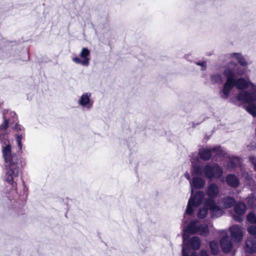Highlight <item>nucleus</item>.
Returning <instances> with one entry per match:
<instances>
[{"label":"nucleus","instance_id":"22","mask_svg":"<svg viewBox=\"0 0 256 256\" xmlns=\"http://www.w3.org/2000/svg\"><path fill=\"white\" fill-rule=\"evenodd\" d=\"M210 80L213 84H222L223 82L222 76L218 74H214L210 76Z\"/></svg>","mask_w":256,"mask_h":256},{"label":"nucleus","instance_id":"32","mask_svg":"<svg viewBox=\"0 0 256 256\" xmlns=\"http://www.w3.org/2000/svg\"><path fill=\"white\" fill-rule=\"evenodd\" d=\"M240 236H241V238H242V232H241Z\"/></svg>","mask_w":256,"mask_h":256},{"label":"nucleus","instance_id":"12","mask_svg":"<svg viewBox=\"0 0 256 256\" xmlns=\"http://www.w3.org/2000/svg\"><path fill=\"white\" fill-rule=\"evenodd\" d=\"M245 250L250 254L256 252V238H250L246 240Z\"/></svg>","mask_w":256,"mask_h":256},{"label":"nucleus","instance_id":"4","mask_svg":"<svg viewBox=\"0 0 256 256\" xmlns=\"http://www.w3.org/2000/svg\"><path fill=\"white\" fill-rule=\"evenodd\" d=\"M246 76H241V101L246 102L242 105V107L254 117L256 116V86L250 80L248 74Z\"/></svg>","mask_w":256,"mask_h":256},{"label":"nucleus","instance_id":"11","mask_svg":"<svg viewBox=\"0 0 256 256\" xmlns=\"http://www.w3.org/2000/svg\"><path fill=\"white\" fill-rule=\"evenodd\" d=\"M220 245L222 252H228L232 248L231 242L228 236H223L220 241Z\"/></svg>","mask_w":256,"mask_h":256},{"label":"nucleus","instance_id":"21","mask_svg":"<svg viewBox=\"0 0 256 256\" xmlns=\"http://www.w3.org/2000/svg\"><path fill=\"white\" fill-rule=\"evenodd\" d=\"M210 246L212 254L216 255L220 252L218 244L216 241L214 240L210 242Z\"/></svg>","mask_w":256,"mask_h":256},{"label":"nucleus","instance_id":"26","mask_svg":"<svg viewBox=\"0 0 256 256\" xmlns=\"http://www.w3.org/2000/svg\"><path fill=\"white\" fill-rule=\"evenodd\" d=\"M248 232L252 236H254L253 238H256V226H250L248 228Z\"/></svg>","mask_w":256,"mask_h":256},{"label":"nucleus","instance_id":"30","mask_svg":"<svg viewBox=\"0 0 256 256\" xmlns=\"http://www.w3.org/2000/svg\"><path fill=\"white\" fill-rule=\"evenodd\" d=\"M240 204H241V215H242V214H243L244 212L245 209H246V205L242 202H241Z\"/></svg>","mask_w":256,"mask_h":256},{"label":"nucleus","instance_id":"10","mask_svg":"<svg viewBox=\"0 0 256 256\" xmlns=\"http://www.w3.org/2000/svg\"><path fill=\"white\" fill-rule=\"evenodd\" d=\"M205 206L208 207L212 218H218L222 216L223 210L216 204L214 199H206Z\"/></svg>","mask_w":256,"mask_h":256},{"label":"nucleus","instance_id":"7","mask_svg":"<svg viewBox=\"0 0 256 256\" xmlns=\"http://www.w3.org/2000/svg\"><path fill=\"white\" fill-rule=\"evenodd\" d=\"M212 153L218 157H221L223 156V152L220 148L214 147L211 148H201L199 150L198 155L201 159L206 161L210 160L212 156Z\"/></svg>","mask_w":256,"mask_h":256},{"label":"nucleus","instance_id":"1","mask_svg":"<svg viewBox=\"0 0 256 256\" xmlns=\"http://www.w3.org/2000/svg\"><path fill=\"white\" fill-rule=\"evenodd\" d=\"M6 124L0 126V144L2 157L4 160V179L9 184L14 185V179L18 176L20 166L16 154L12 152L8 136L4 129Z\"/></svg>","mask_w":256,"mask_h":256},{"label":"nucleus","instance_id":"17","mask_svg":"<svg viewBox=\"0 0 256 256\" xmlns=\"http://www.w3.org/2000/svg\"><path fill=\"white\" fill-rule=\"evenodd\" d=\"M250 63L251 62L249 60L241 56V66L244 67L242 69L241 68V76L250 72V70H248L246 66L250 64Z\"/></svg>","mask_w":256,"mask_h":256},{"label":"nucleus","instance_id":"19","mask_svg":"<svg viewBox=\"0 0 256 256\" xmlns=\"http://www.w3.org/2000/svg\"><path fill=\"white\" fill-rule=\"evenodd\" d=\"M227 183L232 187H236L238 184V178L234 174H228L226 178Z\"/></svg>","mask_w":256,"mask_h":256},{"label":"nucleus","instance_id":"6","mask_svg":"<svg viewBox=\"0 0 256 256\" xmlns=\"http://www.w3.org/2000/svg\"><path fill=\"white\" fill-rule=\"evenodd\" d=\"M192 195L190 198L187 206V208L186 211V213L184 215V223L185 224L187 222L188 218H187L186 215L190 216L193 212V208L192 207H196L198 206L202 202L204 197V194L202 191H198L196 194L193 196V190L192 188L191 189Z\"/></svg>","mask_w":256,"mask_h":256},{"label":"nucleus","instance_id":"14","mask_svg":"<svg viewBox=\"0 0 256 256\" xmlns=\"http://www.w3.org/2000/svg\"><path fill=\"white\" fill-rule=\"evenodd\" d=\"M232 239L236 242L240 240V227L238 225H234L230 228Z\"/></svg>","mask_w":256,"mask_h":256},{"label":"nucleus","instance_id":"27","mask_svg":"<svg viewBox=\"0 0 256 256\" xmlns=\"http://www.w3.org/2000/svg\"><path fill=\"white\" fill-rule=\"evenodd\" d=\"M196 64L202 66V70H204L206 68V62H198Z\"/></svg>","mask_w":256,"mask_h":256},{"label":"nucleus","instance_id":"8","mask_svg":"<svg viewBox=\"0 0 256 256\" xmlns=\"http://www.w3.org/2000/svg\"><path fill=\"white\" fill-rule=\"evenodd\" d=\"M92 94L90 92L83 93L78 100V104L82 107L84 110H90L94 106V101L91 99Z\"/></svg>","mask_w":256,"mask_h":256},{"label":"nucleus","instance_id":"24","mask_svg":"<svg viewBox=\"0 0 256 256\" xmlns=\"http://www.w3.org/2000/svg\"><path fill=\"white\" fill-rule=\"evenodd\" d=\"M208 207L204 205V207L199 210L198 214V216L200 218H204L208 214Z\"/></svg>","mask_w":256,"mask_h":256},{"label":"nucleus","instance_id":"3","mask_svg":"<svg viewBox=\"0 0 256 256\" xmlns=\"http://www.w3.org/2000/svg\"><path fill=\"white\" fill-rule=\"evenodd\" d=\"M226 77V82L220 91V96L223 99H228L232 96L230 101L236 106H240V77L238 72L230 68H226L224 72Z\"/></svg>","mask_w":256,"mask_h":256},{"label":"nucleus","instance_id":"23","mask_svg":"<svg viewBox=\"0 0 256 256\" xmlns=\"http://www.w3.org/2000/svg\"><path fill=\"white\" fill-rule=\"evenodd\" d=\"M24 132H18L16 134V142L20 150H22V140L24 136Z\"/></svg>","mask_w":256,"mask_h":256},{"label":"nucleus","instance_id":"16","mask_svg":"<svg viewBox=\"0 0 256 256\" xmlns=\"http://www.w3.org/2000/svg\"><path fill=\"white\" fill-rule=\"evenodd\" d=\"M230 214L234 220L238 222H240V204L238 202L235 205L234 210Z\"/></svg>","mask_w":256,"mask_h":256},{"label":"nucleus","instance_id":"15","mask_svg":"<svg viewBox=\"0 0 256 256\" xmlns=\"http://www.w3.org/2000/svg\"><path fill=\"white\" fill-rule=\"evenodd\" d=\"M206 182L202 178L196 176L193 178L192 182H190V185L192 187L193 185L196 188H201L204 186Z\"/></svg>","mask_w":256,"mask_h":256},{"label":"nucleus","instance_id":"9","mask_svg":"<svg viewBox=\"0 0 256 256\" xmlns=\"http://www.w3.org/2000/svg\"><path fill=\"white\" fill-rule=\"evenodd\" d=\"M90 51L87 48H83L80 53V56L82 58L76 56L72 58L73 62L76 64H80L84 66H88L90 64Z\"/></svg>","mask_w":256,"mask_h":256},{"label":"nucleus","instance_id":"18","mask_svg":"<svg viewBox=\"0 0 256 256\" xmlns=\"http://www.w3.org/2000/svg\"><path fill=\"white\" fill-rule=\"evenodd\" d=\"M222 204L225 208L232 207L236 203V200L230 196L224 198L222 200Z\"/></svg>","mask_w":256,"mask_h":256},{"label":"nucleus","instance_id":"5","mask_svg":"<svg viewBox=\"0 0 256 256\" xmlns=\"http://www.w3.org/2000/svg\"><path fill=\"white\" fill-rule=\"evenodd\" d=\"M222 170L217 164H207L202 167L198 164H192V176H201L212 180L219 178L222 174Z\"/></svg>","mask_w":256,"mask_h":256},{"label":"nucleus","instance_id":"13","mask_svg":"<svg viewBox=\"0 0 256 256\" xmlns=\"http://www.w3.org/2000/svg\"><path fill=\"white\" fill-rule=\"evenodd\" d=\"M219 192V190L218 186L215 184H210L207 190V194L210 197L209 198H212L216 197Z\"/></svg>","mask_w":256,"mask_h":256},{"label":"nucleus","instance_id":"2","mask_svg":"<svg viewBox=\"0 0 256 256\" xmlns=\"http://www.w3.org/2000/svg\"><path fill=\"white\" fill-rule=\"evenodd\" d=\"M209 232L208 228L206 224H201L198 220L192 222L188 226L183 228V244L182 256H188V250L190 249L198 250L200 246V239L197 236H194L188 239L189 234L198 233L201 236H206ZM190 256H208L205 250H201L199 256L196 252H193Z\"/></svg>","mask_w":256,"mask_h":256},{"label":"nucleus","instance_id":"28","mask_svg":"<svg viewBox=\"0 0 256 256\" xmlns=\"http://www.w3.org/2000/svg\"><path fill=\"white\" fill-rule=\"evenodd\" d=\"M15 130L17 133L24 132V128L20 124H16L15 126Z\"/></svg>","mask_w":256,"mask_h":256},{"label":"nucleus","instance_id":"25","mask_svg":"<svg viewBox=\"0 0 256 256\" xmlns=\"http://www.w3.org/2000/svg\"><path fill=\"white\" fill-rule=\"evenodd\" d=\"M246 220L250 224H256V215L253 212H250L246 216Z\"/></svg>","mask_w":256,"mask_h":256},{"label":"nucleus","instance_id":"20","mask_svg":"<svg viewBox=\"0 0 256 256\" xmlns=\"http://www.w3.org/2000/svg\"><path fill=\"white\" fill-rule=\"evenodd\" d=\"M247 204L253 210H256V198L253 196H250L246 198Z\"/></svg>","mask_w":256,"mask_h":256},{"label":"nucleus","instance_id":"31","mask_svg":"<svg viewBox=\"0 0 256 256\" xmlns=\"http://www.w3.org/2000/svg\"><path fill=\"white\" fill-rule=\"evenodd\" d=\"M184 176H185V178H186L187 180H190V174H189L188 172H186V173L184 174Z\"/></svg>","mask_w":256,"mask_h":256},{"label":"nucleus","instance_id":"29","mask_svg":"<svg viewBox=\"0 0 256 256\" xmlns=\"http://www.w3.org/2000/svg\"><path fill=\"white\" fill-rule=\"evenodd\" d=\"M250 160L251 162L253 164L254 166V168L255 170H256V158L254 157H250Z\"/></svg>","mask_w":256,"mask_h":256}]
</instances>
